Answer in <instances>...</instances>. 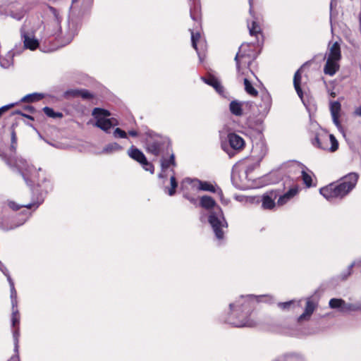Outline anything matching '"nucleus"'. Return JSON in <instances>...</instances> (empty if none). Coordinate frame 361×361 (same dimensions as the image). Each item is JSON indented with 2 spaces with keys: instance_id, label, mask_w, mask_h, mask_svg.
Returning a JSON list of instances; mask_svg holds the SVG:
<instances>
[{
  "instance_id": "f257e3e1",
  "label": "nucleus",
  "mask_w": 361,
  "mask_h": 361,
  "mask_svg": "<svg viewBox=\"0 0 361 361\" xmlns=\"http://www.w3.org/2000/svg\"><path fill=\"white\" fill-rule=\"evenodd\" d=\"M359 175L357 173H350L343 177L338 184L331 183L319 190L320 194L327 200L334 198H343L347 195L356 185Z\"/></svg>"
},
{
  "instance_id": "f03ea898",
  "label": "nucleus",
  "mask_w": 361,
  "mask_h": 361,
  "mask_svg": "<svg viewBox=\"0 0 361 361\" xmlns=\"http://www.w3.org/2000/svg\"><path fill=\"white\" fill-rule=\"evenodd\" d=\"M200 204L206 209H212L209 216V222L216 238L219 240L223 239L224 232L221 229L227 227V223L224 217L221 209L216 205L215 200L208 195H204L201 197Z\"/></svg>"
},
{
  "instance_id": "7ed1b4c3",
  "label": "nucleus",
  "mask_w": 361,
  "mask_h": 361,
  "mask_svg": "<svg viewBox=\"0 0 361 361\" xmlns=\"http://www.w3.org/2000/svg\"><path fill=\"white\" fill-rule=\"evenodd\" d=\"M255 59L253 52L250 49L248 44H242L235 56L238 77L247 75L248 73L253 74L250 70V64Z\"/></svg>"
},
{
  "instance_id": "20e7f679",
  "label": "nucleus",
  "mask_w": 361,
  "mask_h": 361,
  "mask_svg": "<svg viewBox=\"0 0 361 361\" xmlns=\"http://www.w3.org/2000/svg\"><path fill=\"white\" fill-rule=\"evenodd\" d=\"M1 156L8 165L12 166L13 164L18 169L27 184H30V182L32 181V176L36 169L33 166H30L25 159L17 158L13 160L11 157L6 158L3 155Z\"/></svg>"
},
{
  "instance_id": "39448f33",
  "label": "nucleus",
  "mask_w": 361,
  "mask_h": 361,
  "mask_svg": "<svg viewBox=\"0 0 361 361\" xmlns=\"http://www.w3.org/2000/svg\"><path fill=\"white\" fill-rule=\"evenodd\" d=\"M146 149L154 156H159L165 149L166 151L170 149V143L166 139L159 135L150 136L147 140Z\"/></svg>"
},
{
  "instance_id": "423d86ee",
  "label": "nucleus",
  "mask_w": 361,
  "mask_h": 361,
  "mask_svg": "<svg viewBox=\"0 0 361 361\" xmlns=\"http://www.w3.org/2000/svg\"><path fill=\"white\" fill-rule=\"evenodd\" d=\"M312 145L318 148L328 149L331 152L336 151L338 147V143L335 137L326 133L317 135L312 140Z\"/></svg>"
},
{
  "instance_id": "0eeeda50",
  "label": "nucleus",
  "mask_w": 361,
  "mask_h": 361,
  "mask_svg": "<svg viewBox=\"0 0 361 361\" xmlns=\"http://www.w3.org/2000/svg\"><path fill=\"white\" fill-rule=\"evenodd\" d=\"M92 115L97 119L96 126L106 133H108L114 125L111 120L108 118L110 116V113L107 110L95 108L92 111Z\"/></svg>"
},
{
  "instance_id": "6e6552de",
  "label": "nucleus",
  "mask_w": 361,
  "mask_h": 361,
  "mask_svg": "<svg viewBox=\"0 0 361 361\" xmlns=\"http://www.w3.org/2000/svg\"><path fill=\"white\" fill-rule=\"evenodd\" d=\"M11 299V305L13 307L12 317H11V322L12 326L16 328L13 331V336L14 341V351L18 353V343H19V336H20V331H19V323H20V314L18 310L16 308L17 307V304L14 306L13 305L12 298ZM16 301H17V294L16 295ZM18 303V302H16Z\"/></svg>"
},
{
  "instance_id": "1a4fd4ad",
  "label": "nucleus",
  "mask_w": 361,
  "mask_h": 361,
  "mask_svg": "<svg viewBox=\"0 0 361 361\" xmlns=\"http://www.w3.org/2000/svg\"><path fill=\"white\" fill-rule=\"evenodd\" d=\"M20 33L25 48L35 50L38 47L39 41L34 37L33 33L27 31L26 25L22 27Z\"/></svg>"
},
{
  "instance_id": "9d476101",
  "label": "nucleus",
  "mask_w": 361,
  "mask_h": 361,
  "mask_svg": "<svg viewBox=\"0 0 361 361\" xmlns=\"http://www.w3.org/2000/svg\"><path fill=\"white\" fill-rule=\"evenodd\" d=\"M183 184H189L194 189H197L198 190L202 191H209L212 192H216V190L215 187L207 181H202L198 179H191V178H185Z\"/></svg>"
},
{
  "instance_id": "9b49d317",
  "label": "nucleus",
  "mask_w": 361,
  "mask_h": 361,
  "mask_svg": "<svg viewBox=\"0 0 361 361\" xmlns=\"http://www.w3.org/2000/svg\"><path fill=\"white\" fill-rule=\"evenodd\" d=\"M279 196V191L271 190L263 195L262 206L264 209H271L276 205L275 200Z\"/></svg>"
},
{
  "instance_id": "f8f14e48",
  "label": "nucleus",
  "mask_w": 361,
  "mask_h": 361,
  "mask_svg": "<svg viewBox=\"0 0 361 361\" xmlns=\"http://www.w3.org/2000/svg\"><path fill=\"white\" fill-rule=\"evenodd\" d=\"M63 97L67 99L78 97H81L83 99H90L93 98V95L88 90L84 89L68 90L64 92Z\"/></svg>"
},
{
  "instance_id": "ddd939ff",
  "label": "nucleus",
  "mask_w": 361,
  "mask_h": 361,
  "mask_svg": "<svg viewBox=\"0 0 361 361\" xmlns=\"http://www.w3.org/2000/svg\"><path fill=\"white\" fill-rule=\"evenodd\" d=\"M329 307L332 309H338L343 313L353 311L354 307L351 304L346 303L342 299L332 298L329 301Z\"/></svg>"
},
{
  "instance_id": "4468645a",
  "label": "nucleus",
  "mask_w": 361,
  "mask_h": 361,
  "mask_svg": "<svg viewBox=\"0 0 361 361\" xmlns=\"http://www.w3.org/2000/svg\"><path fill=\"white\" fill-rule=\"evenodd\" d=\"M249 4H250V13L253 16V20H252L251 25L250 24L249 22L247 23L249 32L251 36H255L257 37V39H258V37L259 35H261V32H262L261 27H260L259 23L258 21V18H256L252 14V0H249Z\"/></svg>"
},
{
  "instance_id": "2eb2a0df",
  "label": "nucleus",
  "mask_w": 361,
  "mask_h": 361,
  "mask_svg": "<svg viewBox=\"0 0 361 361\" xmlns=\"http://www.w3.org/2000/svg\"><path fill=\"white\" fill-rule=\"evenodd\" d=\"M228 140L232 149L239 152L245 146V141L242 137L235 133H229Z\"/></svg>"
},
{
  "instance_id": "dca6fc26",
  "label": "nucleus",
  "mask_w": 361,
  "mask_h": 361,
  "mask_svg": "<svg viewBox=\"0 0 361 361\" xmlns=\"http://www.w3.org/2000/svg\"><path fill=\"white\" fill-rule=\"evenodd\" d=\"M259 162L255 159L252 161L250 158H247L240 161L238 163V167L241 170H244L246 175H247L259 166Z\"/></svg>"
},
{
  "instance_id": "f3484780",
  "label": "nucleus",
  "mask_w": 361,
  "mask_h": 361,
  "mask_svg": "<svg viewBox=\"0 0 361 361\" xmlns=\"http://www.w3.org/2000/svg\"><path fill=\"white\" fill-rule=\"evenodd\" d=\"M267 152V149L266 145L262 142H257L252 147V157L257 159L258 161H260L263 157L266 155Z\"/></svg>"
},
{
  "instance_id": "a211bd4d",
  "label": "nucleus",
  "mask_w": 361,
  "mask_h": 361,
  "mask_svg": "<svg viewBox=\"0 0 361 361\" xmlns=\"http://www.w3.org/2000/svg\"><path fill=\"white\" fill-rule=\"evenodd\" d=\"M339 61L331 60V59H326V63L324 68V72L326 75L333 76L339 70Z\"/></svg>"
},
{
  "instance_id": "6ab92c4d",
  "label": "nucleus",
  "mask_w": 361,
  "mask_h": 361,
  "mask_svg": "<svg viewBox=\"0 0 361 361\" xmlns=\"http://www.w3.org/2000/svg\"><path fill=\"white\" fill-rule=\"evenodd\" d=\"M341 111V104L338 102H331L330 103V111L334 123L338 127H341L339 116Z\"/></svg>"
},
{
  "instance_id": "aec40b11",
  "label": "nucleus",
  "mask_w": 361,
  "mask_h": 361,
  "mask_svg": "<svg viewBox=\"0 0 361 361\" xmlns=\"http://www.w3.org/2000/svg\"><path fill=\"white\" fill-rule=\"evenodd\" d=\"M77 34V29L73 23H68V32L60 37L61 42L63 46L69 44L74 36Z\"/></svg>"
},
{
  "instance_id": "412c9836",
  "label": "nucleus",
  "mask_w": 361,
  "mask_h": 361,
  "mask_svg": "<svg viewBox=\"0 0 361 361\" xmlns=\"http://www.w3.org/2000/svg\"><path fill=\"white\" fill-rule=\"evenodd\" d=\"M298 192V187L295 186L291 188L287 192L283 194V195L279 196V200L277 201V204L279 206H282L288 202L290 199H292L295 195H296Z\"/></svg>"
},
{
  "instance_id": "4be33fe9",
  "label": "nucleus",
  "mask_w": 361,
  "mask_h": 361,
  "mask_svg": "<svg viewBox=\"0 0 361 361\" xmlns=\"http://www.w3.org/2000/svg\"><path fill=\"white\" fill-rule=\"evenodd\" d=\"M326 55L327 59L340 61L341 59V53L339 44L336 42L332 45L329 46V51Z\"/></svg>"
},
{
  "instance_id": "5701e85b",
  "label": "nucleus",
  "mask_w": 361,
  "mask_h": 361,
  "mask_svg": "<svg viewBox=\"0 0 361 361\" xmlns=\"http://www.w3.org/2000/svg\"><path fill=\"white\" fill-rule=\"evenodd\" d=\"M202 80L205 83L213 87L219 94L224 95V87L221 85V82L216 78L210 75L207 78H203Z\"/></svg>"
},
{
  "instance_id": "b1692460",
  "label": "nucleus",
  "mask_w": 361,
  "mask_h": 361,
  "mask_svg": "<svg viewBox=\"0 0 361 361\" xmlns=\"http://www.w3.org/2000/svg\"><path fill=\"white\" fill-rule=\"evenodd\" d=\"M128 154L130 158L137 161L140 164H142L144 161H146V157L145 154L142 153V152L140 151L139 149L135 147L134 146H132L128 150Z\"/></svg>"
},
{
  "instance_id": "393cba45",
  "label": "nucleus",
  "mask_w": 361,
  "mask_h": 361,
  "mask_svg": "<svg viewBox=\"0 0 361 361\" xmlns=\"http://www.w3.org/2000/svg\"><path fill=\"white\" fill-rule=\"evenodd\" d=\"M0 270L6 276L7 280L9 283L10 288L11 289V298H12V300H13V305L14 306L16 304V290L14 287V283H13L12 279L11 278L8 271L4 267V265L2 264V262L1 261H0Z\"/></svg>"
},
{
  "instance_id": "a878e982",
  "label": "nucleus",
  "mask_w": 361,
  "mask_h": 361,
  "mask_svg": "<svg viewBox=\"0 0 361 361\" xmlns=\"http://www.w3.org/2000/svg\"><path fill=\"white\" fill-rule=\"evenodd\" d=\"M293 165L301 169L302 178L304 183L305 184V185L307 187H308V188L311 187L312 179L311 175L309 174L308 173H307L306 167L305 166L299 164L297 162H293Z\"/></svg>"
},
{
  "instance_id": "bb28decb",
  "label": "nucleus",
  "mask_w": 361,
  "mask_h": 361,
  "mask_svg": "<svg viewBox=\"0 0 361 361\" xmlns=\"http://www.w3.org/2000/svg\"><path fill=\"white\" fill-rule=\"evenodd\" d=\"M300 71H301V68L298 69L295 72V73L294 75V78H293V85H294L295 90L298 95L299 96V97L301 99H302L303 92H302V90L300 87V82H301Z\"/></svg>"
},
{
  "instance_id": "cd10ccee",
  "label": "nucleus",
  "mask_w": 361,
  "mask_h": 361,
  "mask_svg": "<svg viewBox=\"0 0 361 361\" xmlns=\"http://www.w3.org/2000/svg\"><path fill=\"white\" fill-rule=\"evenodd\" d=\"M314 308L315 305L314 302L308 300L306 303L305 312L299 317L298 321L301 322L305 319H308L311 314L313 313Z\"/></svg>"
},
{
  "instance_id": "c85d7f7f",
  "label": "nucleus",
  "mask_w": 361,
  "mask_h": 361,
  "mask_svg": "<svg viewBox=\"0 0 361 361\" xmlns=\"http://www.w3.org/2000/svg\"><path fill=\"white\" fill-rule=\"evenodd\" d=\"M242 106L243 103L238 101H233L230 103L229 109L233 115L240 116L243 115Z\"/></svg>"
},
{
  "instance_id": "c756f323",
  "label": "nucleus",
  "mask_w": 361,
  "mask_h": 361,
  "mask_svg": "<svg viewBox=\"0 0 361 361\" xmlns=\"http://www.w3.org/2000/svg\"><path fill=\"white\" fill-rule=\"evenodd\" d=\"M121 149H122V147L121 145H119L118 143L111 142V143L106 145L104 147L102 152L106 153V154H111V153H114L116 152H118Z\"/></svg>"
},
{
  "instance_id": "7c9ffc66",
  "label": "nucleus",
  "mask_w": 361,
  "mask_h": 361,
  "mask_svg": "<svg viewBox=\"0 0 361 361\" xmlns=\"http://www.w3.org/2000/svg\"><path fill=\"white\" fill-rule=\"evenodd\" d=\"M190 32L191 33L192 46L196 50L197 54H200L199 49L197 48V42H200L201 35L199 32H194V31L191 29H190ZM201 43L202 44H204V42H201Z\"/></svg>"
},
{
  "instance_id": "2f4dec72",
  "label": "nucleus",
  "mask_w": 361,
  "mask_h": 361,
  "mask_svg": "<svg viewBox=\"0 0 361 361\" xmlns=\"http://www.w3.org/2000/svg\"><path fill=\"white\" fill-rule=\"evenodd\" d=\"M171 165L176 166L175 157H174V154L173 153H171L170 154L169 159H166L163 158L161 160V166L162 171L166 170Z\"/></svg>"
},
{
  "instance_id": "473e14b6",
  "label": "nucleus",
  "mask_w": 361,
  "mask_h": 361,
  "mask_svg": "<svg viewBox=\"0 0 361 361\" xmlns=\"http://www.w3.org/2000/svg\"><path fill=\"white\" fill-rule=\"evenodd\" d=\"M243 81L245 85V90L246 91V92L251 96H256L257 94V91L252 86L250 80L247 78H245L243 79Z\"/></svg>"
},
{
  "instance_id": "72a5a7b5",
  "label": "nucleus",
  "mask_w": 361,
  "mask_h": 361,
  "mask_svg": "<svg viewBox=\"0 0 361 361\" xmlns=\"http://www.w3.org/2000/svg\"><path fill=\"white\" fill-rule=\"evenodd\" d=\"M228 322L231 324V325L236 326V327H252L255 325V322L250 320L246 321H238V322H234L231 320H228Z\"/></svg>"
},
{
  "instance_id": "f704fd0d",
  "label": "nucleus",
  "mask_w": 361,
  "mask_h": 361,
  "mask_svg": "<svg viewBox=\"0 0 361 361\" xmlns=\"http://www.w3.org/2000/svg\"><path fill=\"white\" fill-rule=\"evenodd\" d=\"M43 98V95L42 94L33 93L30 94L25 96L21 101L26 102H33L36 101H39Z\"/></svg>"
},
{
  "instance_id": "c9c22d12",
  "label": "nucleus",
  "mask_w": 361,
  "mask_h": 361,
  "mask_svg": "<svg viewBox=\"0 0 361 361\" xmlns=\"http://www.w3.org/2000/svg\"><path fill=\"white\" fill-rule=\"evenodd\" d=\"M170 182H171V188H166L165 192H167L170 196H172L175 194L176 188H177V185H178L174 176H172L170 178Z\"/></svg>"
},
{
  "instance_id": "e433bc0d",
  "label": "nucleus",
  "mask_w": 361,
  "mask_h": 361,
  "mask_svg": "<svg viewBox=\"0 0 361 361\" xmlns=\"http://www.w3.org/2000/svg\"><path fill=\"white\" fill-rule=\"evenodd\" d=\"M262 100L264 103V110L268 111L271 106V98L270 95L267 93L262 94L261 95Z\"/></svg>"
},
{
  "instance_id": "4c0bfd02",
  "label": "nucleus",
  "mask_w": 361,
  "mask_h": 361,
  "mask_svg": "<svg viewBox=\"0 0 361 361\" xmlns=\"http://www.w3.org/2000/svg\"><path fill=\"white\" fill-rule=\"evenodd\" d=\"M44 113L50 118H57V117H61L62 114L59 112H55L53 109L45 106L43 108Z\"/></svg>"
},
{
  "instance_id": "58836bf2",
  "label": "nucleus",
  "mask_w": 361,
  "mask_h": 361,
  "mask_svg": "<svg viewBox=\"0 0 361 361\" xmlns=\"http://www.w3.org/2000/svg\"><path fill=\"white\" fill-rule=\"evenodd\" d=\"M8 205L13 210H18L20 207H27L28 209H31L32 207L37 208L38 207V204H36L35 203H32V204H25V205L18 206V205H17L13 202H10L8 203Z\"/></svg>"
},
{
  "instance_id": "ea45409f",
  "label": "nucleus",
  "mask_w": 361,
  "mask_h": 361,
  "mask_svg": "<svg viewBox=\"0 0 361 361\" xmlns=\"http://www.w3.org/2000/svg\"><path fill=\"white\" fill-rule=\"evenodd\" d=\"M11 150L15 152L17 145V137L16 132L13 129L11 130Z\"/></svg>"
},
{
  "instance_id": "a19ab883",
  "label": "nucleus",
  "mask_w": 361,
  "mask_h": 361,
  "mask_svg": "<svg viewBox=\"0 0 361 361\" xmlns=\"http://www.w3.org/2000/svg\"><path fill=\"white\" fill-rule=\"evenodd\" d=\"M141 165L142 166L143 169L145 171H149L152 174L154 173V167L152 165V164L149 162L147 159H146V161H144Z\"/></svg>"
},
{
  "instance_id": "79ce46f5",
  "label": "nucleus",
  "mask_w": 361,
  "mask_h": 361,
  "mask_svg": "<svg viewBox=\"0 0 361 361\" xmlns=\"http://www.w3.org/2000/svg\"><path fill=\"white\" fill-rule=\"evenodd\" d=\"M114 135L115 137L126 138L127 137L126 133L119 128L114 130Z\"/></svg>"
},
{
  "instance_id": "37998d69",
  "label": "nucleus",
  "mask_w": 361,
  "mask_h": 361,
  "mask_svg": "<svg viewBox=\"0 0 361 361\" xmlns=\"http://www.w3.org/2000/svg\"><path fill=\"white\" fill-rule=\"evenodd\" d=\"M294 303V300H290L285 302H279L278 306L282 310H288Z\"/></svg>"
},
{
  "instance_id": "c03bdc74",
  "label": "nucleus",
  "mask_w": 361,
  "mask_h": 361,
  "mask_svg": "<svg viewBox=\"0 0 361 361\" xmlns=\"http://www.w3.org/2000/svg\"><path fill=\"white\" fill-rule=\"evenodd\" d=\"M240 298L242 299H245V303L243 305L250 307V300L256 298V296L249 295H247L246 297H244L243 295H242V296H240Z\"/></svg>"
},
{
  "instance_id": "a18cd8bd",
  "label": "nucleus",
  "mask_w": 361,
  "mask_h": 361,
  "mask_svg": "<svg viewBox=\"0 0 361 361\" xmlns=\"http://www.w3.org/2000/svg\"><path fill=\"white\" fill-rule=\"evenodd\" d=\"M0 63L3 68H8L12 64V59H11L10 60L1 59L0 61Z\"/></svg>"
},
{
  "instance_id": "49530a36",
  "label": "nucleus",
  "mask_w": 361,
  "mask_h": 361,
  "mask_svg": "<svg viewBox=\"0 0 361 361\" xmlns=\"http://www.w3.org/2000/svg\"><path fill=\"white\" fill-rule=\"evenodd\" d=\"M13 106H14V104H8V105L1 107L0 108V116L4 111H7L8 109H9L11 107H12Z\"/></svg>"
},
{
  "instance_id": "de8ad7c7",
  "label": "nucleus",
  "mask_w": 361,
  "mask_h": 361,
  "mask_svg": "<svg viewBox=\"0 0 361 361\" xmlns=\"http://www.w3.org/2000/svg\"><path fill=\"white\" fill-rule=\"evenodd\" d=\"M51 11H52V13L54 15V17H55V19H54V22L56 24H58L59 23V14L56 11V10L54 8H51Z\"/></svg>"
},
{
  "instance_id": "09e8293b",
  "label": "nucleus",
  "mask_w": 361,
  "mask_h": 361,
  "mask_svg": "<svg viewBox=\"0 0 361 361\" xmlns=\"http://www.w3.org/2000/svg\"><path fill=\"white\" fill-rule=\"evenodd\" d=\"M184 197L192 204H195L197 202V200L195 197H190L187 194H184Z\"/></svg>"
},
{
  "instance_id": "8fccbe9b",
  "label": "nucleus",
  "mask_w": 361,
  "mask_h": 361,
  "mask_svg": "<svg viewBox=\"0 0 361 361\" xmlns=\"http://www.w3.org/2000/svg\"><path fill=\"white\" fill-rule=\"evenodd\" d=\"M355 114L357 116H361V105L355 109Z\"/></svg>"
},
{
  "instance_id": "3c124183",
  "label": "nucleus",
  "mask_w": 361,
  "mask_h": 361,
  "mask_svg": "<svg viewBox=\"0 0 361 361\" xmlns=\"http://www.w3.org/2000/svg\"><path fill=\"white\" fill-rule=\"evenodd\" d=\"M128 134L130 135V136H133V137H136L137 136V132L136 130H130L128 132Z\"/></svg>"
},
{
  "instance_id": "603ef678",
  "label": "nucleus",
  "mask_w": 361,
  "mask_h": 361,
  "mask_svg": "<svg viewBox=\"0 0 361 361\" xmlns=\"http://www.w3.org/2000/svg\"><path fill=\"white\" fill-rule=\"evenodd\" d=\"M238 306V305H235V304L231 303L229 305L231 311H234V308Z\"/></svg>"
},
{
  "instance_id": "864d4df0",
  "label": "nucleus",
  "mask_w": 361,
  "mask_h": 361,
  "mask_svg": "<svg viewBox=\"0 0 361 361\" xmlns=\"http://www.w3.org/2000/svg\"><path fill=\"white\" fill-rule=\"evenodd\" d=\"M224 147V150L226 151L230 157H232L233 155V153L232 152L226 149L224 147Z\"/></svg>"
},
{
  "instance_id": "5fc2aeb1",
  "label": "nucleus",
  "mask_w": 361,
  "mask_h": 361,
  "mask_svg": "<svg viewBox=\"0 0 361 361\" xmlns=\"http://www.w3.org/2000/svg\"><path fill=\"white\" fill-rule=\"evenodd\" d=\"M190 16H191V18H192V20H197V17H195V16L193 15V13H192V11H190Z\"/></svg>"
},
{
  "instance_id": "6e6d98bb",
  "label": "nucleus",
  "mask_w": 361,
  "mask_h": 361,
  "mask_svg": "<svg viewBox=\"0 0 361 361\" xmlns=\"http://www.w3.org/2000/svg\"><path fill=\"white\" fill-rule=\"evenodd\" d=\"M218 193H219L220 195H222V191H221V189H219Z\"/></svg>"
},
{
  "instance_id": "4d7b16f0",
  "label": "nucleus",
  "mask_w": 361,
  "mask_h": 361,
  "mask_svg": "<svg viewBox=\"0 0 361 361\" xmlns=\"http://www.w3.org/2000/svg\"><path fill=\"white\" fill-rule=\"evenodd\" d=\"M78 0H72V4H75L78 1Z\"/></svg>"
},
{
  "instance_id": "13d9d810",
  "label": "nucleus",
  "mask_w": 361,
  "mask_h": 361,
  "mask_svg": "<svg viewBox=\"0 0 361 361\" xmlns=\"http://www.w3.org/2000/svg\"><path fill=\"white\" fill-rule=\"evenodd\" d=\"M353 264H350V265L349 266L348 269H350L353 267Z\"/></svg>"
},
{
  "instance_id": "bf43d9fd",
  "label": "nucleus",
  "mask_w": 361,
  "mask_h": 361,
  "mask_svg": "<svg viewBox=\"0 0 361 361\" xmlns=\"http://www.w3.org/2000/svg\"><path fill=\"white\" fill-rule=\"evenodd\" d=\"M331 96L335 97V94H334V93H332V94H331Z\"/></svg>"
}]
</instances>
